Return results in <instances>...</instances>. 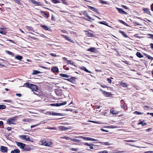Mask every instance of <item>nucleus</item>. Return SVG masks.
Returning a JSON list of instances; mask_svg holds the SVG:
<instances>
[{
	"label": "nucleus",
	"instance_id": "obj_1",
	"mask_svg": "<svg viewBox=\"0 0 153 153\" xmlns=\"http://www.w3.org/2000/svg\"><path fill=\"white\" fill-rule=\"evenodd\" d=\"M40 142L42 145L49 147L51 146V145L53 144V142L51 141L48 142L43 140H41Z\"/></svg>",
	"mask_w": 153,
	"mask_h": 153
},
{
	"label": "nucleus",
	"instance_id": "obj_2",
	"mask_svg": "<svg viewBox=\"0 0 153 153\" xmlns=\"http://www.w3.org/2000/svg\"><path fill=\"white\" fill-rule=\"evenodd\" d=\"M19 137L22 140H25L26 141H30V137L28 135H20Z\"/></svg>",
	"mask_w": 153,
	"mask_h": 153
},
{
	"label": "nucleus",
	"instance_id": "obj_3",
	"mask_svg": "<svg viewBox=\"0 0 153 153\" xmlns=\"http://www.w3.org/2000/svg\"><path fill=\"white\" fill-rule=\"evenodd\" d=\"M7 123L9 125L15 124V120L14 118H10L8 119L7 121Z\"/></svg>",
	"mask_w": 153,
	"mask_h": 153
},
{
	"label": "nucleus",
	"instance_id": "obj_4",
	"mask_svg": "<svg viewBox=\"0 0 153 153\" xmlns=\"http://www.w3.org/2000/svg\"><path fill=\"white\" fill-rule=\"evenodd\" d=\"M30 88L33 91H37L38 90V86L37 85L32 84L31 85Z\"/></svg>",
	"mask_w": 153,
	"mask_h": 153
},
{
	"label": "nucleus",
	"instance_id": "obj_5",
	"mask_svg": "<svg viewBox=\"0 0 153 153\" xmlns=\"http://www.w3.org/2000/svg\"><path fill=\"white\" fill-rule=\"evenodd\" d=\"M40 13L46 19H48V18L49 17L50 15L48 12H47L46 13L45 11L41 10L40 11Z\"/></svg>",
	"mask_w": 153,
	"mask_h": 153
},
{
	"label": "nucleus",
	"instance_id": "obj_6",
	"mask_svg": "<svg viewBox=\"0 0 153 153\" xmlns=\"http://www.w3.org/2000/svg\"><path fill=\"white\" fill-rule=\"evenodd\" d=\"M81 13L83 15L88 18L92 20H94V19H93L92 18L90 17L88 15V13L87 11L85 10L84 11H81Z\"/></svg>",
	"mask_w": 153,
	"mask_h": 153
},
{
	"label": "nucleus",
	"instance_id": "obj_7",
	"mask_svg": "<svg viewBox=\"0 0 153 153\" xmlns=\"http://www.w3.org/2000/svg\"><path fill=\"white\" fill-rule=\"evenodd\" d=\"M78 137L79 138H82L85 140L95 141L94 139L89 137H87L80 136Z\"/></svg>",
	"mask_w": 153,
	"mask_h": 153
},
{
	"label": "nucleus",
	"instance_id": "obj_8",
	"mask_svg": "<svg viewBox=\"0 0 153 153\" xmlns=\"http://www.w3.org/2000/svg\"><path fill=\"white\" fill-rule=\"evenodd\" d=\"M17 146L20 147V148L23 149L24 148L25 145V144L22 143L21 142H16Z\"/></svg>",
	"mask_w": 153,
	"mask_h": 153
},
{
	"label": "nucleus",
	"instance_id": "obj_9",
	"mask_svg": "<svg viewBox=\"0 0 153 153\" xmlns=\"http://www.w3.org/2000/svg\"><path fill=\"white\" fill-rule=\"evenodd\" d=\"M84 32H85V34L88 37H94L95 35L93 33L89 32L87 30H85Z\"/></svg>",
	"mask_w": 153,
	"mask_h": 153
},
{
	"label": "nucleus",
	"instance_id": "obj_10",
	"mask_svg": "<svg viewBox=\"0 0 153 153\" xmlns=\"http://www.w3.org/2000/svg\"><path fill=\"white\" fill-rule=\"evenodd\" d=\"M116 8L120 13L125 15H127V13L126 12L124 11L123 9L119 8L118 7H116Z\"/></svg>",
	"mask_w": 153,
	"mask_h": 153
},
{
	"label": "nucleus",
	"instance_id": "obj_11",
	"mask_svg": "<svg viewBox=\"0 0 153 153\" xmlns=\"http://www.w3.org/2000/svg\"><path fill=\"white\" fill-rule=\"evenodd\" d=\"M101 91H102V94L107 97H109L112 95V94L111 92H106L105 91L102 90H101Z\"/></svg>",
	"mask_w": 153,
	"mask_h": 153
},
{
	"label": "nucleus",
	"instance_id": "obj_12",
	"mask_svg": "<svg viewBox=\"0 0 153 153\" xmlns=\"http://www.w3.org/2000/svg\"><path fill=\"white\" fill-rule=\"evenodd\" d=\"M87 51L91 53H95L97 52V50L94 47H92L88 49Z\"/></svg>",
	"mask_w": 153,
	"mask_h": 153
},
{
	"label": "nucleus",
	"instance_id": "obj_13",
	"mask_svg": "<svg viewBox=\"0 0 153 153\" xmlns=\"http://www.w3.org/2000/svg\"><path fill=\"white\" fill-rule=\"evenodd\" d=\"M8 148L7 147L4 146H1L0 147L1 151L3 153L7 152V151Z\"/></svg>",
	"mask_w": 153,
	"mask_h": 153
},
{
	"label": "nucleus",
	"instance_id": "obj_14",
	"mask_svg": "<svg viewBox=\"0 0 153 153\" xmlns=\"http://www.w3.org/2000/svg\"><path fill=\"white\" fill-rule=\"evenodd\" d=\"M65 79L73 83L75 81L76 78L75 77H71V78L69 79Z\"/></svg>",
	"mask_w": 153,
	"mask_h": 153
},
{
	"label": "nucleus",
	"instance_id": "obj_15",
	"mask_svg": "<svg viewBox=\"0 0 153 153\" xmlns=\"http://www.w3.org/2000/svg\"><path fill=\"white\" fill-rule=\"evenodd\" d=\"M56 94L58 96H61L62 94V92L61 90L56 89L55 90Z\"/></svg>",
	"mask_w": 153,
	"mask_h": 153
},
{
	"label": "nucleus",
	"instance_id": "obj_16",
	"mask_svg": "<svg viewBox=\"0 0 153 153\" xmlns=\"http://www.w3.org/2000/svg\"><path fill=\"white\" fill-rule=\"evenodd\" d=\"M120 106L121 108L125 110V104L126 103L123 100H122L120 101Z\"/></svg>",
	"mask_w": 153,
	"mask_h": 153
},
{
	"label": "nucleus",
	"instance_id": "obj_17",
	"mask_svg": "<svg viewBox=\"0 0 153 153\" xmlns=\"http://www.w3.org/2000/svg\"><path fill=\"white\" fill-rule=\"evenodd\" d=\"M63 37L65 38L66 40L68 41L72 42V43H74V41L73 40H71V39L70 38V37H67V36L65 35H63L62 36Z\"/></svg>",
	"mask_w": 153,
	"mask_h": 153
},
{
	"label": "nucleus",
	"instance_id": "obj_18",
	"mask_svg": "<svg viewBox=\"0 0 153 153\" xmlns=\"http://www.w3.org/2000/svg\"><path fill=\"white\" fill-rule=\"evenodd\" d=\"M147 14L151 15L150 12L149 8H147L143 7L142 9Z\"/></svg>",
	"mask_w": 153,
	"mask_h": 153
},
{
	"label": "nucleus",
	"instance_id": "obj_19",
	"mask_svg": "<svg viewBox=\"0 0 153 153\" xmlns=\"http://www.w3.org/2000/svg\"><path fill=\"white\" fill-rule=\"evenodd\" d=\"M88 7L91 10L94 11V12H96L97 13H99V12H98V10L96 8L89 5H88Z\"/></svg>",
	"mask_w": 153,
	"mask_h": 153
},
{
	"label": "nucleus",
	"instance_id": "obj_20",
	"mask_svg": "<svg viewBox=\"0 0 153 153\" xmlns=\"http://www.w3.org/2000/svg\"><path fill=\"white\" fill-rule=\"evenodd\" d=\"M110 112L114 114H118L119 111H117L114 108H111L110 110Z\"/></svg>",
	"mask_w": 153,
	"mask_h": 153
},
{
	"label": "nucleus",
	"instance_id": "obj_21",
	"mask_svg": "<svg viewBox=\"0 0 153 153\" xmlns=\"http://www.w3.org/2000/svg\"><path fill=\"white\" fill-rule=\"evenodd\" d=\"M80 69L81 70H82L84 71H85L86 72L89 73H91V72L88 71L87 69L84 66H82L81 67H79Z\"/></svg>",
	"mask_w": 153,
	"mask_h": 153
},
{
	"label": "nucleus",
	"instance_id": "obj_22",
	"mask_svg": "<svg viewBox=\"0 0 153 153\" xmlns=\"http://www.w3.org/2000/svg\"><path fill=\"white\" fill-rule=\"evenodd\" d=\"M7 32L3 28H0V33L3 35H5Z\"/></svg>",
	"mask_w": 153,
	"mask_h": 153
},
{
	"label": "nucleus",
	"instance_id": "obj_23",
	"mask_svg": "<svg viewBox=\"0 0 153 153\" xmlns=\"http://www.w3.org/2000/svg\"><path fill=\"white\" fill-rule=\"evenodd\" d=\"M67 104V102L66 101H65L62 103H56L55 105L56 106H59L62 105H64Z\"/></svg>",
	"mask_w": 153,
	"mask_h": 153
},
{
	"label": "nucleus",
	"instance_id": "obj_24",
	"mask_svg": "<svg viewBox=\"0 0 153 153\" xmlns=\"http://www.w3.org/2000/svg\"><path fill=\"white\" fill-rule=\"evenodd\" d=\"M119 33L122 34L124 37L125 38H127L128 37L127 35L123 31L121 30H119Z\"/></svg>",
	"mask_w": 153,
	"mask_h": 153
},
{
	"label": "nucleus",
	"instance_id": "obj_25",
	"mask_svg": "<svg viewBox=\"0 0 153 153\" xmlns=\"http://www.w3.org/2000/svg\"><path fill=\"white\" fill-rule=\"evenodd\" d=\"M59 75L62 77H66V78H69L70 76L69 75H68L67 74H59Z\"/></svg>",
	"mask_w": 153,
	"mask_h": 153
},
{
	"label": "nucleus",
	"instance_id": "obj_26",
	"mask_svg": "<svg viewBox=\"0 0 153 153\" xmlns=\"http://www.w3.org/2000/svg\"><path fill=\"white\" fill-rule=\"evenodd\" d=\"M145 120H143L142 121H140L138 123V125H141L142 126H146L147 125V123H144Z\"/></svg>",
	"mask_w": 153,
	"mask_h": 153
},
{
	"label": "nucleus",
	"instance_id": "obj_27",
	"mask_svg": "<svg viewBox=\"0 0 153 153\" xmlns=\"http://www.w3.org/2000/svg\"><path fill=\"white\" fill-rule=\"evenodd\" d=\"M53 71L54 73H57L59 71V69L57 67H54L51 69Z\"/></svg>",
	"mask_w": 153,
	"mask_h": 153
},
{
	"label": "nucleus",
	"instance_id": "obj_28",
	"mask_svg": "<svg viewBox=\"0 0 153 153\" xmlns=\"http://www.w3.org/2000/svg\"><path fill=\"white\" fill-rule=\"evenodd\" d=\"M25 151H30L31 150V148L28 146H25L24 148L23 149Z\"/></svg>",
	"mask_w": 153,
	"mask_h": 153
},
{
	"label": "nucleus",
	"instance_id": "obj_29",
	"mask_svg": "<svg viewBox=\"0 0 153 153\" xmlns=\"http://www.w3.org/2000/svg\"><path fill=\"white\" fill-rule=\"evenodd\" d=\"M20 151L19 149H16L11 151L10 153H20Z\"/></svg>",
	"mask_w": 153,
	"mask_h": 153
},
{
	"label": "nucleus",
	"instance_id": "obj_30",
	"mask_svg": "<svg viewBox=\"0 0 153 153\" xmlns=\"http://www.w3.org/2000/svg\"><path fill=\"white\" fill-rule=\"evenodd\" d=\"M120 85L123 87H127L128 86L126 83L123 82L122 81L120 82Z\"/></svg>",
	"mask_w": 153,
	"mask_h": 153
},
{
	"label": "nucleus",
	"instance_id": "obj_31",
	"mask_svg": "<svg viewBox=\"0 0 153 153\" xmlns=\"http://www.w3.org/2000/svg\"><path fill=\"white\" fill-rule=\"evenodd\" d=\"M52 115L53 116H63L62 114L56 113L54 111L52 112Z\"/></svg>",
	"mask_w": 153,
	"mask_h": 153
},
{
	"label": "nucleus",
	"instance_id": "obj_32",
	"mask_svg": "<svg viewBox=\"0 0 153 153\" xmlns=\"http://www.w3.org/2000/svg\"><path fill=\"white\" fill-rule=\"evenodd\" d=\"M40 27L45 30H49L48 27L46 25H40Z\"/></svg>",
	"mask_w": 153,
	"mask_h": 153
},
{
	"label": "nucleus",
	"instance_id": "obj_33",
	"mask_svg": "<svg viewBox=\"0 0 153 153\" xmlns=\"http://www.w3.org/2000/svg\"><path fill=\"white\" fill-rule=\"evenodd\" d=\"M136 55L139 58H141L143 57V56L141 53L139 52H137L136 53Z\"/></svg>",
	"mask_w": 153,
	"mask_h": 153
},
{
	"label": "nucleus",
	"instance_id": "obj_34",
	"mask_svg": "<svg viewBox=\"0 0 153 153\" xmlns=\"http://www.w3.org/2000/svg\"><path fill=\"white\" fill-rule=\"evenodd\" d=\"M31 84H30L28 82H26L25 83L24 85L25 87L30 88Z\"/></svg>",
	"mask_w": 153,
	"mask_h": 153
},
{
	"label": "nucleus",
	"instance_id": "obj_35",
	"mask_svg": "<svg viewBox=\"0 0 153 153\" xmlns=\"http://www.w3.org/2000/svg\"><path fill=\"white\" fill-rule=\"evenodd\" d=\"M22 58L23 57L22 56L18 55L16 56L15 57V58L16 59L19 60H21L22 59Z\"/></svg>",
	"mask_w": 153,
	"mask_h": 153
},
{
	"label": "nucleus",
	"instance_id": "obj_36",
	"mask_svg": "<svg viewBox=\"0 0 153 153\" xmlns=\"http://www.w3.org/2000/svg\"><path fill=\"white\" fill-rule=\"evenodd\" d=\"M98 23L101 24L105 25L106 26H108V23L106 21H100L98 22Z\"/></svg>",
	"mask_w": 153,
	"mask_h": 153
},
{
	"label": "nucleus",
	"instance_id": "obj_37",
	"mask_svg": "<svg viewBox=\"0 0 153 153\" xmlns=\"http://www.w3.org/2000/svg\"><path fill=\"white\" fill-rule=\"evenodd\" d=\"M118 21L120 23L123 24V25L126 26H128V24L124 22L122 20L119 19L118 20Z\"/></svg>",
	"mask_w": 153,
	"mask_h": 153
},
{
	"label": "nucleus",
	"instance_id": "obj_38",
	"mask_svg": "<svg viewBox=\"0 0 153 153\" xmlns=\"http://www.w3.org/2000/svg\"><path fill=\"white\" fill-rule=\"evenodd\" d=\"M51 1L54 4H57L60 3L59 0H51Z\"/></svg>",
	"mask_w": 153,
	"mask_h": 153
},
{
	"label": "nucleus",
	"instance_id": "obj_39",
	"mask_svg": "<svg viewBox=\"0 0 153 153\" xmlns=\"http://www.w3.org/2000/svg\"><path fill=\"white\" fill-rule=\"evenodd\" d=\"M40 73V72L38 71L34 70L33 71V74L34 75H36Z\"/></svg>",
	"mask_w": 153,
	"mask_h": 153
},
{
	"label": "nucleus",
	"instance_id": "obj_40",
	"mask_svg": "<svg viewBox=\"0 0 153 153\" xmlns=\"http://www.w3.org/2000/svg\"><path fill=\"white\" fill-rule=\"evenodd\" d=\"M99 2L101 3L105 4H108L107 1H105L102 0H99Z\"/></svg>",
	"mask_w": 153,
	"mask_h": 153
},
{
	"label": "nucleus",
	"instance_id": "obj_41",
	"mask_svg": "<svg viewBox=\"0 0 153 153\" xmlns=\"http://www.w3.org/2000/svg\"><path fill=\"white\" fill-rule=\"evenodd\" d=\"M6 106L5 105H0V109H3L6 108Z\"/></svg>",
	"mask_w": 153,
	"mask_h": 153
},
{
	"label": "nucleus",
	"instance_id": "obj_42",
	"mask_svg": "<svg viewBox=\"0 0 153 153\" xmlns=\"http://www.w3.org/2000/svg\"><path fill=\"white\" fill-rule=\"evenodd\" d=\"M14 1H15L16 3L19 4L20 5H22V4L21 3V0H14Z\"/></svg>",
	"mask_w": 153,
	"mask_h": 153
},
{
	"label": "nucleus",
	"instance_id": "obj_43",
	"mask_svg": "<svg viewBox=\"0 0 153 153\" xmlns=\"http://www.w3.org/2000/svg\"><path fill=\"white\" fill-rule=\"evenodd\" d=\"M146 56L149 59H150V60L153 59V57L149 55L146 54Z\"/></svg>",
	"mask_w": 153,
	"mask_h": 153
},
{
	"label": "nucleus",
	"instance_id": "obj_44",
	"mask_svg": "<svg viewBox=\"0 0 153 153\" xmlns=\"http://www.w3.org/2000/svg\"><path fill=\"white\" fill-rule=\"evenodd\" d=\"M71 140L75 142H79L81 140H79L75 139H70Z\"/></svg>",
	"mask_w": 153,
	"mask_h": 153
},
{
	"label": "nucleus",
	"instance_id": "obj_45",
	"mask_svg": "<svg viewBox=\"0 0 153 153\" xmlns=\"http://www.w3.org/2000/svg\"><path fill=\"white\" fill-rule=\"evenodd\" d=\"M60 138H61V139H65L66 140H69L71 139V138H69V137H66L65 136L61 137H60Z\"/></svg>",
	"mask_w": 153,
	"mask_h": 153
},
{
	"label": "nucleus",
	"instance_id": "obj_46",
	"mask_svg": "<svg viewBox=\"0 0 153 153\" xmlns=\"http://www.w3.org/2000/svg\"><path fill=\"white\" fill-rule=\"evenodd\" d=\"M6 52L9 55H13L14 54L12 52L9 51H6Z\"/></svg>",
	"mask_w": 153,
	"mask_h": 153
},
{
	"label": "nucleus",
	"instance_id": "obj_47",
	"mask_svg": "<svg viewBox=\"0 0 153 153\" xmlns=\"http://www.w3.org/2000/svg\"><path fill=\"white\" fill-rule=\"evenodd\" d=\"M63 68L65 70H69V68L67 66V65L64 66Z\"/></svg>",
	"mask_w": 153,
	"mask_h": 153
},
{
	"label": "nucleus",
	"instance_id": "obj_48",
	"mask_svg": "<svg viewBox=\"0 0 153 153\" xmlns=\"http://www.w3.org/2000/svg\"><path fill=\"white\" fill-rule=\"evenodd\" d=\"M101 143L105 145H109L111 144L109 143L108 142H101Z\"/></svg>",
	"mask_w": 153,
	"mask_h": 153
},
{
	"label": "nucleus",
	"instance_id": "obj_49",
	"mask_svg": "<svg viewBox=\"0 0 153 153\" xmlns=\"http://www.w3.org/2000/svg\"><path fill=\"white\" fill-rule=\"evenodd\" d=\"M31 2L34 4H35L36 5H37V1L35 0H31Z\"/></svg>",
	"mask_w": 153,
	"mask_h": 153
},
{
	"label": "nucleus",
	"instance_id": "obj_50",
	"mask_svg": "<svg viewBox=\"0 0 153 153\" xmlns=\"http://www.w3.org/2000/svg\"><path fill=\"white\" fill-rule=\"evenodd\" d=\"M48 129H51V130H56V128L54 127H48Z\"/></svg>",
	"mask_w": 153,
	"mask_h": 153
},
{
	"label": "nucleus",
	"instance_id": "obj_51",
	"mask_svg": "<svg viewBox=\"0 0 153 153\" xmlns=\"http://www.w3.org/2000/svg\"><path fill=\"white\" fill-rule=\"evenodd\" d=\"M99 153H108V152L107 150H104L100 151L98 152Z\"/></svg>",
	"mask_w": 153,
	"mask_h": 153
},
{
	"label": "nucleus",
	"instance_id": "obj_52",
	"mask_svg": "<svg viewBox=\"0 0 153 153\" xmlns=\"http://www.w3.org/2000/svg\"><path fill=\"white\" fill-rule=\"evenodd\" d=\"M94 146V144L93 143L90 144L89 147L91 149H94L93 146Z\"/></svg>",
	"mask_w": 153,
	"mask_h": 153
},
{
	"label": "nucleus",
	"instance_id": "obj_53",
	"mask_svg": "<svg viewBox=\"0 0 153 153\" xmlns=\"http://www.w3.org/2000/svg\"><path fill=\"white\" fill-rule=\"evenodd\" d=\"M51 19L53 21H56L55 18V17L53 15H52L51 16Z\"/></svg>",
	"mask_w": 153,
	"mask_h": 153
},
{
	"label": "nucleus",
	"instance_id": "obj_54",
	"mask_svg": "<svg viewBox=\"0 0 153 153\" xmlns=\"http://www.w3.org/2000/svg\"><path fill=\"white\" fill-rule=\"evenodd\" d=\"M63 4H67V2H66V1L65 0H61Z\"/></svg>",
	"mask_w": 153,
	"mask_h": 153
},
{
	"label": "nucleus",
	"instance_id": "obj_55",
	"mask_svg": "<svg viewBox=\"0 0 153 153\" xmlns=\"http://www.w3.org/2000/svg\"><path fill=\"white\" fill-rule=\"evenodd\" d=\"M71 150L73 151H74L75 152H77L78 151V149L77 148H72L71 149Z\"/></svg>",
	"mask_w": 153,
	"mask_h": 153
},
{
	"label": "nucleus",
	"instance_id": "obj_56",
	"mask_svg": "<svg viewBox=\"0 0 153 153\" xmlns=\"http://www.w3.org/2000/svg\"><path fill=\"white\" fill-rule=\"evenodd\" d=\"M134 113L138 115H140L142 114L141 113L136 111L134 112Z\"/></svg>",
	"mask_w": 153,
	"mask_h": 153
},
{
	"label": "nucleus",
	"instance_id": "obj_57",
	"mask_svg": "<svg viewBox=\"0 0 153 153\" xmlns=\"http://www.w3.org/2000/svg\"><path fill=\"white\" fill-rule=\"evenodd\" d=\"M107 80L108 83H111L112 81L110 79H109V78H108L107 79Z\"/></svg>",
	"mask_w": 153,
	"mask_h": 153
},
{
	"label": "nucleus",
	"instance_id": "obj_58",
	"mask_svg": "<svg viewBox=\"0 0 153 153\" xmlns=\"http://www.w3.org/2000/svg\"><path fill=\"white\" fill-rule=\"evenodd\" d=\"M50 55H51V56H54V57H56L57 56L55 54V53H50Z\"/></svg>",
	"mask_w": 153,
	"mask_h": 153
},
{
	"label": "nucleus",
	"instance_id": "obj_59",
	"mask_svg": "<svg viewBox=\"0 0 153 153\" xmlns=\"http://www.w3.org/2000/svg\"><path fill=\"white\" fill-rule=\"evenodd\" d=\"M16 95L19 97H21L22 96V94H21L19 93H16Z\"/></svg>",
	"mask_w": 153,
	"mask_h": 153
},
{
	"label": "nucleus",
	"instance_id": "obj_60",
	"mask_svg": "<svg viewBox=\"0 0 153 153\" xmlns=\"http://www.w3.org/2000/svg\"><path fill=\"white\" fill-rule=\"evenodd\" d=\"M152 129V128H149L146 129V131L149 132Z\"/></svg>",
	"mask_w": 153,
	"mask_h": 153
},
{
	"label": "nucleus",
	"instance_id": "obj_61",
	"mask_svg": "<svg viewBox=\"0 0 153 153\" xmlns=\"http://www.w3.org/2000/svg\"><path fill=\"white\" fill-rule=\"evenodd\" d=\"M95 71L97 72H102V70L100 69H95Z\"/></svg>",
	"mask_w": 153,
	"mask_h": 153
},
{
	"label": "nucleus",
	"instance_id": "obj_62",
	"mask_svg": "<svg viewBox=\"0 0 153 153\" xmlns=\"http://www.w3.org/2000/svg\"><path fill=\"white\" fill-rule=\"evenodd\" d=\"M47 114L48 115H52V112L50 111L47 112Z\"/></svg>",
	"mask_w": 153,
	"mask_h": 153
},
{
	"label": "nucleus",
	"instance_id": "obj_63",
	"mask_svg": "<svg viewBox=\"0 0 153 153\" xmlns=\"http://www.w3.org/2000/svg\"><path fill=\"white\" fill-rule=\"evenodd\" d=\"M122 7L126 9H128V8L125 5H122Z\"/></svg>",
	"mask_w": 153,
	"mask_h": 153
},
{
	"label": "nucleus",
	"instance_id": "obj_64",
	"mask_svg": "<svg viewBox=\"0 0 153 153\" xmlns=\"http://www.w3.org/2000/svg\"><path fill=\"white\" fill-rule=\"evenodd\" d=\"M150 46L151 48L152 49H153V43H150Z\"/></svg>",
	"mask_w": 153,
	"mask_h": 153
}]
</instances>
